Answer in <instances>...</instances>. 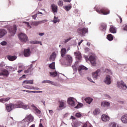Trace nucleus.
I'll return each instance as SVG.
<instances>
[{
	"mask_svg": "<svg viewBox=\"0 0 127 127\" xmlns=\"http://www.w3.org/2000/svg\"><path fill=\"white\" fill-rule=\"evenodd\" d=\"M95 10L99 13V14H103L104 15H107V14H110V10L106 7H103L101 9H100L99 6H96L94 7Z\"/></svg>",
	"mask_w": 127,
	"mask_h": 127,
	"instance_id": "obj_1",
	"label": "nucleus"
},
{
	"mask_svg": "<svg viewBox=\"0 0 127 127\" xmlns=\"http://www.w3.org/2000/svg\"><path fill=\"white\" fill-rule=\"evenodd\" d=\"M77 32L80 36H85L86 34L89 32V30L87 28L81 27L77 29Z\"/></svg>",
	"mask_w": 127,
	"mask_h": 127,
	"instance_id": "obj_2",
	"label": "nucleus"
},
{
	"mask_svg": "<svg viewBox=\"0 0 127 127\" xmlns=\"http://www.w3.org/2000/svg\"><path fill=\"white\" fill-rule=\"evenodd\" d=\"M16 108H19V106L16 104H13L12 103L6 105V110L8 112H11L13 109Z\"/></svg>",
	"mask_w": 127,
	"mask_h": 127,
	"instance_id": "obj_3",
	"label": "nucleus"
},
{
	"mask_svg": "<svg viewBox=\"0 0 127 127\" xmlns=\"http://www.w3.org/2000/svg\"><path fill=\"white\" fill-rule=\"evenodd\" d=\"M86 60L90 61L92 66L97 65V61H96V56H90L89 58H87Z\"/></svg>",
	"mask_w": 127,
	"mask_h": 127,
	"instance_id": "obj_4",
	"label": "nucleus"
},
{
	"mask_svg": "<svg viewBox=\"0 0 127 127\" xmlns=\"http://www.w3.org/2000/svg\"><path fill=\"white\" fill-rule=\"evenodd\" d=\"M18 37L20 41H21V42H26V41H27L28 39L27 36H26L25 34L22 33H21L18 35Z\"/></svg>",
	"mask_w": 127,
	"mask_h": 127,
	"instance_id": "obj_5",
	"label": "nucleus"
},
{
	"mask_svg": "<svg viewBox=\"0 0 127 127\" xmlns=\"http://www.w3.org/2000/svg\"><path fill=\"white\" fill-rule=\"evenodd\" d=\"M8 29L11 35H14L16 32V30H17V29L16 28V25H14L13 26L9 27Z\"/></svg>",
	"mask_w": 127,
	"mask_h": 127,
	"instance_id": "obj_6",
	"label": "nucleus"
},
{
	"mask_svg": "<svg viewBox=\"0 0 127 127\" xmlns=\"http://www.w3.org/2000/svg\"><path fill=\"white\" fill-rule=\"evenodd\" d=\"M76 99L73 97H70L68 99L67 103L72 107H75V102H76Z\"/></svg>",
	"mask_w": 127,
	"mask_h": 127,
	"instance_id": "obj_7",
	"label": "nucleus"
},
{
	"mask_svg": "<svg viewBox=\"0 0 127 127\" xmlns=\"http://www.w3.org/2000/svg\"><path fill=\"white\" fill-rule=\"evenodd\" d=\"M33 117L32 116V115H31V114L27 116L25 118V120L28 122V125H29L30 123H32V122H33Z\"/></svg>",
	"mask_w": 127,
	"mask_h": 127,
	"instance_id": "obj_8",
	"label": "nucleus"
},
{
	"mask_svg": "<svg viewBox=\"0 0 127 127\" xmlns=\"http://www.w3.org/2000/svg\"><path fill=\"white\" fill-rule=\"evenodd\" d=\"M65 58L67 62V64L68 65H71L72 62H73V58L72 57L69 55H67L65 56Z\"/></svg>",
	"mask_w": 127,
	"mask_h": 127,
	"instance_id": "obj_9",
	"label": "nucleus"
},
{
	"mask_svg": "<svg viewBox=\"0 0 127 127\" xmlns=\"http://www.w3.org/2000/svg\"><path fill=\"white\" fill-rule=\"evenodd\" d=\"M104 83L107 85H111L112 84V78H111V76L107 75L105 78V80H104Z\"/></svg>",
	"mask_w": 127,
	"mask_h": 127,
	"instance_id": "obj_10",
	"label": "nucleus"
},
{
	"mask_svg": "<svg viewBox=\"0 0 127 127\" xmlns=\"http://www.w3.org/2000/svg\"><path fill=\"white\" fill-rule=\"evenodd\" d=\"M83 70L86 71V70H88V68L83 65H79L78 68V71L80 75L83 74L82 73V71H83Z\"/></svg>",
	"mask_w": 127,
	"mask_h": 127,
	"instance_id": "obj_11",
	"label": "nucleus"
},
{
	"mask_svg": "<svg viewBox=\"0 0 127 127\" xmlns=\"http://www.w3.org/2000/svg\"><path fill=\"white\" fill-rule=\"evenodd\" d=\"M45 22H47V20H44L42 21H34L32 23V25L35 26H37L39 24H41V23H45Z\"/></svg>",
	"mask_w": 127,
	"mask_h": 127,
	"instance_id": "obj_12",
	"label": "nucleus"
},
{
	"mask_svg": "<svg viewBox=\"0 0 127 127\" xmlns=\"http://www.w3.org/2000/svg\"><path fill=\"white\" fill-rule=\"evenodd\" d=\"M31 52H30V49L29 48L26 49L24 50V56L25 57H28L30 56Z\"/></svg>",
	"mask_w": 127,
	"mask_h": 127,
	"instance_id": "obj_13",
	"label": "nucleus"
},
{
	"mask_svg": "<svg viewBox=\"0 0 127 127\" xmlns=\"http://www.w3.org/2000/svg\"><path fill=\"white\" fill-rule=\"evenodd\" d=\"M101 72V70L97 69L96 71L92 73V77L95 80H97L98 76H99V73Z\"/></svg>",
	"mask_w": 127,
	"mask_h": 127,
	"instance_id": "obj_14",
	"label": "nucleus"
},
{
	"mask_svg": "<svg viewBox=\"0 0 127 127\" xmlns=\"http://www.w3.org/2000/svg\"><path fill=\"white\" fill-rule=\"evenodd\" d=\"M51 7L54 13H55V12H57V11H58V6L55 5V4H52Z\"/></svg>",
	"mask_w": 127,
	"mask_h": 127,
	"instance_id": "obj_15",
	"label": "nucleus"
},
{
	"mask_svg": "<svg viewBox=\"0 0 127 127\" xmlns=\"http://www.w3.org/2000/svg\"><path fill=\"white\" fill-rule=\"evenodd\" d=\"M111 104L108 102L104 101L101 102V106L102 108H109Z\"/></svg>",
	"mask_w": 127,
	"mask_h": 127,
	"instance_id": "obj_16",
	"label": "nucleus"
},
{
	"mask_svg": "<svg viewBox=\"0 0 127 127\" xmlns=\"http://www.w3.org/2000/svg\"><path fill=\"white\" fill-rule=\"evenodd\" d=\"M8 75H9V73H8V71L6 69H4L0 72V76H6V77H7Z\"/></svg>",
	"mask_w": 127,
	"mask_h": 127,
	"instance_id": "obj_17",
	"label": "nucleus"
},
{
	"mask_svg": "<svg viewBox=\"0 0 127 127\" xmlns=\"http://www.w3.org/2000/svg\"><path fill=\"white\" fill-rule=\"evenodd\" d=\"M7 33L6 30L4 29H0V38H2V37Z\"/></svg>",
	"mask_w": 127,
	"mask_h": 127,
	"instance_id": "obj_18",
	"label": "nucleus"
},
{
	"mask_svg": "<svg viewBox=\"0 0 127 127\" xmlns=\"http://www.w3.org/2000/svg\"><path fill=\"white\" fill-rule=\"evenodd\" d=\"M102 120L103 122H109L110 121V117L106 115H103Z\"/></svg>",
	"mask_w": 127,
	"mask_h": 127,
	"instance_id": "obj_19",
	"label": "nucleus"
},
{
	"mask_svg": "<svg viewBox=\"0 0 127 127\" xmlns=\"http://www.w3.org/2000/svg\"><path fill=\"white\" fill-rule=\"evenodd\" d=\"M121 121L124 124H127V114H125L121 117Z\"/></svg>",
	"mask_w": 127,
	"mask_h": 127,
	"instance_id": "obj_20",
	"label": "nucleus"
},
{
	"mask_svg": "<svg viewBox=\"0 0 127 127\" xmlns=\"http://www.w3.org/2000/svg\"><path fill=\"white\" fill-rule=\"evenodd\" d=\"M121 86H123L124 87H125V88L127 89V84H126V83L123 81H121V83L118 82L117 83V87L118 88H120Z\"/></svg>",
	"mask_w": 127,
	"mask_h": 127,
	"instance_id": "obj_21",
	"label": "nucleus"
},
{
	"mask_svg": "<svg viewBox=\"0 0 127 127\" xmlns=\"http://www.w3.org/2000/svg\"><path fill=\"white\" fill-rule=\"evenodd\" d=\"M74 54L76 58L78 59V60H80L81 58H82V55H81V53L79 52H76L74 53Z\"/></svg>",
	"mask_w": 127,
	"mask_h": 127,
	"instance_id": "obj_22",
	"label": "nucleus"
},
{
	"mask_svg": "<svg viewBox=\"0 0 127 127\" xmlns=\"http://www.w3.org/2000/svg\"><path fill=\"white\" fill-rule=\"evenodd\" d=\"M7 58L9 61H14V60L16 59L17 57L16 56H7Z\"/></svg>",
	"mask_w": 127,
	"mask_h": 127,
	"instance_id": "obj_23",
	"label": "nucleus"
},
{
	"mask_svg": "<svg viewBox=\"0 0 127 127\" xmlns=\"http://www.w3.org/2000/svg\"><path fill=\"white\" fill-rule=\"evenodd\" d=\"M32 108H33V110H34V111H35V112H36V113H37V114H40V113H41V111H40V110L39 109H38L37 108V107H36L35 106H34V105H31Z\"/></svg>",
	"mask_w": 127,
	"mask_h": 127,
	"instance_id": "obj_24",
	"label": "nucleus"
},
{
	"mask_svg": "<svg viewBox=\"0 0 127 127\" xmlns=\"http://www.w3.org/2000/svg\"><path fill=\"white\" fill-rule=\"evenodd\" d=\"M110 31L111 33H116L117 30L116 29V27L113 25H111L110 28Z\"/></svg>",
	"mask_w": 127,
	"mask_h": 127,
	"instance_id": "obj_25",
	"label": "nucleus"
},
{
	"mask_svg": "<svg viewBox=\"0 0 127 127\" xmlns=\"http://www.w3.org/2000/svg\"><path fill=\"white\" fill-rule=\"evenodd\" d=\"M66 53H67V50H66V49L63 48L61 49V54L62 57H64Z\"/></svg>",
	"mask_w": 127,
	"mask_h": 127,
	"instance_id": "obj_26",
	"label": "nucleus"
},
{
	"mask_svg": "<svg viewBox=\"0 0 127 127\" xmlns=\"http://www.w3.org/2000/svg\"><path fill=\"white\" fill-rule=\"evenodd\" d=\"M27 84H33V80H24L22 85H27Z\"/></svg>",
	"mask_w": 127,
	"mask_h": 127,
	"instance_id": "obj_27",
	"label": "nucleus"
},
{
	"mask_svg": "<svg viewBox=\"0 0 127 127\" xmlns=\"http://www.w3.org/2000/svg\"><path fill=\"white\" fill-rule=\"evenodd\" d=\"M100 28L101 30H102V31H106V30H107V24L104 23H102L101 24Z\"/></svg>",
	"mask_w": 127,
	"mask_h": 127,
	"instance_id": "obj_28",
	"label": "nucleus"
},
{
	"mask_svg": "<svg viewBox=\"0 0 127 127\" xmlns=\"http://www.w3.org/2000/svg\"><path fill=\"white\" fill-rule=\"evenodd\" d=\"M42 83L43 84H46V83H48V84H51V85L55 86V83L53 81H51V80H44L42 81Z\"/></svg>",
	"mask_w": 127,
	"mask_h": 127,
	"instance_id": "obj_29",
	"label": "nucleus"
},
{
	"mask_svg": "<svg viewBox=\"0 0 127 127\" xmlns=\"http://www.w3.org/2000/svg\"><path fill=\"white\" fill-rule=\"evenodd\" d=\"M55 58H56V54L55 53H53L50 57V60L54 61V60H55Z\"/></svg>",
	"mask_w": 127,
	"mask_h": 127,
	"instance_id": "obj_30",
	"label": "nucleus"
},
{
	"mask_svg": "<svg viewBox=\"0 0 127 127\" xmlns=\"http://www.w3.org/2000/svg\"><path fill=\"white\" fill-rule=\"evenodd\" d=\"M85 101L87 104H90L93 101V99L91 97H87L85 99Z\"/></svg>",
	"mask_w": 127,
	"mask_h": 127,
	"instance_id": "obj_31",
	"label": "nucleus"
},
{
	"mask_svg": "<svg viewBox=\"0 0 127 127\" xmlns=\"http://www.w3.org/2000/svg\"><path fill=\"white\" fill-rule=\"evenodd\" d=\"M100 113H101V110H100V109L96 108L93 111V115H94V116H97V115H99Z\"/></svg>",
	"mask_w": 127,
	"mask_h": 127,
	"instance_id": "obj_32",
	"label": "nucleus"
},
{
	"mask_svg": "<svg viewBox=\"0 0 127 127\" xmlns=\"http://www.w3.org/2000/svg\"><path fill=\"white\" fill-rule=\"evenodd\" d=\"M57 75H58L57 71H55L54 72H50V76H51V77L55 78V77H57Z\"/></svg>",
	"mask_w": 127,
	"mask_h": 127,
	"instance_id": "obj_33",
	"label": "nucleus"
},
{
	"mask_svg": "<svg viewBox=\"0 0 127 127\" xmlns=\"http://www.w3.org/2000/svg\"><path fill=\"white\" fill-rule=\"evenodd\" d=\"M64 8L66 10V11H69V10H70L71 8H72V7L69 5H65L64 6Z\"/></svg>",
	"mask_w": 127,
	"mask_h": 127,
	"instance_id": "obj_34",
	"label": "nucleus"
},
{
	"mask_svg": "<svg viewBox=\"0 0 127 127\" xmlns=\"http://www.w3.org/2000/svg\"><path fill=\"white\" fill-rule=\"evenodd\" d=\"M9 100H10V98L9 97H7L0 99V102L1 103H5V102H7V101H9Z\"/></svg>",
	"mask_w": 127,
	"mask_h": 127,
	"instance_id": "obj_35",
	"label": "nucleus"
},
{
	"mask_svg": "<svg viewBox=\"0 0 127 127\" xmlns=\"http://www.w3.org/2000/svg\"><path fill=\"white\" fill-rule=\"evenodd\" d=\"M107 39L109 40V41H112L114 40V38L113 37V35L109 34L107 35Z\"/></svg>",
	"mask_w": 127,
	"mask_h": 127,
	"instance_id": "obj_36",
	"label": "nucleus"
},
{
	"mask_svg": "<svg viewBox=\"0 0 127 127\" xmlns=\"http://www.w3.org/2000/svg\"><path fill=\"white\" fill-rule=\"evenodd\" d=\"M49 67L53 70L55 69V63L53 62L52 64H50Z\"/></svg>",
	"mask_w": 127,
	"mask_h": 127,
	"instance_id": "obj_37",
	"label": "nucleus"
},
{
	"mask_svg": "<svg viewBox=\"0 0 127 127\" xmlns=\"http://www.w3.org/2000/svg\"><path fill=\"white\" fill-rule=\"evenodd\" d=\"M60 105H59V108H64L65 106V103L63 102V101H60Z\"/></svg>",
	"mask_w": 127,
	"mask_h": 127,
	"instance_id": "obj_38",
	"label": "nucleus"
},
{
	"mask_svg": "<svg viewBox=\"0 0 127 127\" xmlns=\"http://www.w3.org/2000/svg\"><path fill=\"white\" fill-rule=\"evenodd\" d=\"M59 21H60V20L58 19V17L55 16L53 22H54V23H57V22H59Z\"/></svg>",
	"mask_w": 127,
	"mask_h": 127,
	"instance_id": "obj_39",
	"label": "nucleus"
},
{
	"mask_svg": "<svg viewBox=\"0 0 127 127\" xmlns=\"http://www.w3.org/2000/svg\"><path fill=\"white\" fill-rule=\"evenodd\" d=\"M31 44H40L41 45H42V43H41V42H38L37 41H34L31 42Z\"/></svg>",
	"mask_w": 127,
	"mask_h": 127,
	"instance_id": "obj_40",
	"label": "nucleus"
},
{
	"mask_svg": "<svg viewBox=\"0 0 127 127\" xmlns=\"http://www.w3.org/2000/svg\"><path fill=\"white\" fill-rule=\"evenodd\" d=\"M24 88H25V89H28L29 90L34 89V87L31 86H24Z\"/></svg>",
	"mask_w": 127,
	"mask_h": 127,
	"instance_id": "obj_41",
	"label": "nucleus"
},
{
	"mask_svg": "<svg viewBox=\"0 0 127 127\" xmlns=\"http://www.w3.org/2000/svg\"><path fill=\"white\" fill-rule=\"evenodd\" d=\"M8 123H12L13 122V118L12 117H9L7 118Z\"/></svg>",
	"mask_w": 127,
	"mask_h": 127,
	"instance_id": "obj_42",
	"label": "nucleus"
},
{
	"mask_svg": "<svg viewBox=\"0 0 127 127\" xmlns=\"http://www.w3.org/2000/svg\"><path fill=\"white\" fill-rule=\"evenodd\" d=\"M83 106V104L82 103H78L77 105L75 107V109H79Z\"/></svg>",
	"mask_w": 127,
	"mask_h": 127,
	"instance_id": "obj_43",
	"label": "nucleus"
},
{
	"mask_svg": "<svg viewBox=\"0 0 127 127\" xmlns=\"http://www.w3.org/2000/svg\"><path fill=\"white\" fill-rule=\"evenodd\" d=\"M75 117L76 118H81L82 117V114L81 113H77L75 114Z\"/></svg>",
	"mask_w": 127,
	"mask_h": 127,
	"instance_id": "obj_44",
	"label": "nucleus"
},
{
	"mask_svg": "<svg viewBox=\"0 0 127 127\" xmlns=\"http://www.w3.org/2000/svg\"><path fill=\"white\" fill-rule=\"evenodd\" d=\"M58 5H59L60 6H63V1L61 0H59V2L58 3Z\"/></svg>",
	"mask_w": 127,
	"mask_h": 127,
	"instance_id": "obj_45",
	"label": "nucleus"
},
{
	"mask_svg": "<svg viewBox=\"0 0 127 127\" xmlns=\"http://www.w3.org/2000/svg\"><path fill=\"white\" fill-rule=\"evenodd\" d=\"M32 68V67H30V68H29L28 69H27V70H25V71H24V73H25V74H27V73H29V72H30V71L31 70V69Z\"/></svg>",
	"mask_w": 127,
	"mask_h": 127,
	"instance_id": "obj_46",
	"label": "nucleus"
},
{
	"mask_svg": "<svg viewBox=\"0 0 127 127\" xmlns=\"http://www.w3.org/2000/svg\"><path fill=\"white\" fill-rule=\"evenodd\" d=\"M117 21L119 23H122V22H123V19L121 16H119V19H118Z\"/></svg>",
	"mask_w": 127,
	"mask_h": 127,
	"instance_id": "obj_47",
	"label": "nucleus"
},
{
	"mask_svg": "<svg viewBox=\"0 0 127 127\" xmlns=\"http://www.w3.org/2000/svg\"><path fill=\"white\" fill-rule=\"evenodd\" d=\"M110 127H118V125L116 123H113L110 125Z\"/></svg>",
	"mask_w": 127,
	"mask_h": 127,
	"instance_id": "obj_48",
	"label": "nucleus"
},
{
	"mask_svg": "<svg viewBox=\"0 0 127 127\" xmlns=\"http://www.w3.org/2000/svg\"><path fill=\"white\" fill-rule=\"evenodd\" d=\"M21 106L23 107V108L24 109H25V110H27V109H28L29 108V107L27 105H24L23 104H21Z\"/></svg>",
	"mask_w": 127,
	"mask_h": 127,
	"instance_id": "obj_49",
	"label": "nucleus"
},
{
	"mask_svg": "<svg viewBox=\"0 0 127 127\" xmlns=\"http://www.w3.org/2000/svg\"><path fill=\"white\" fill-rule=\"evenodd\" d=\"M6 44H7V43H6V42H5V41H2L0 43V45H2V46H4L6 45Z\"/></svg>",
	"mask_w": 127,
	"mask_h": 127,
	"instance_id": "obj_50",
	"label": "nucleus"
},
{
	"mask_svg": "<svg viewBox=\"0 0 127 127\" xmlns=\"http://www.w3.org/2000/svg\"><path fill=\"white\" fill-rule=\"evenodd\" d=\"M4 66H5V64L4 63V62H2L0 64V67H4Z\"/></svg>",
	"mask_w": 127,
	"mask_h": 127,
	"instance_id": "obj_51",
	"label": "nucleus"
},
{
	"mask_svg": "<svg viewBox=\"0 0 127 127\" xmlns=\"http://www.w3.org/2000/svg\"><path fill=\"white\" fill-rule=\"evenodd\" d=\"M71 39H72V38H69L68 39H66L64 40V43H67V42H68V41H70V40H71Z\"/></svg>",
	"mask_w": 127,
	"mask_h": 127,
	"instance_id": "obj_52",
	"label": "nucleus"
},
{
	"mask_svg": "<svg viewBox=\"0 0 127 127\" xmlns=\"http://www.w3.org/2000/svg\"><path fill=\"white\" fill-rule=\"evenodd\" d=\"M23 23H26L27 27H30V28H31V26L30 25H29V23L28 22H23Z\"/></svg>",
	"mask_w": 127,
	"mask_h": 127,
	"instance_id": "obj_53",
	"label": "nucleus"
},
{
	"mask_svg": "<svg viewBox=\"0 0 127 127\" xmlns=\"http://www.w3.org/2000/svg\"><path fill=\"white\" fill-rule=\"evenodd\" d=\"M43 92L41 91H33V93H36L38 94V93H42Z\"/></svg>",
	"mask_w": 127,
	"mask_h": 127,
	"instance_id": "obj_54",
	"label": "nucleus"
},
{
	"mask_svg": "<svg viewBox=\"0 0 127 127\" xmlns=\"http://www.w3.org/2000/svg\"><path fill=\"white\" fill-rule=\"evenodd\" d=\"M36 17H37V14H35L32 16V18H33V19H36Z\"/></svg>",
	"mask_w": 127,
	"mask_h": 127,
	"instance_id": "obj_55",
	"label": "nucleus"
},
{
	"mask_svg": "<svg viewBox=\"0 0 127 127\" xmlns=\"http://www.w3.org/2000/svg\"><path fill=\"white\" fill-rule=\"evenodd\" d=\"M123 30L125 31H127V25H126L123 28Z\"/></svg>",
	"mask_w": 127,
	"mask_h": 127,
	"instance_id": "obj_56",
	"label": "nucleus"
},
{
	"mask_svg": "<svg viewBox=\"0 0 127 127\" xmlns=\"http://www.w3.org/2000/svg\"><path fill=\"white\" fill-rule=\"evenodd\" d=\"M49 113L50 115H53V113H54V112H53V110H49Z\"/></svg>",
	"mask_w": 127,
	"mask_h": 127,
	"instance_id": "obj_57",
	"label": "nucleus"
},
{
	"mask_svg": "<svg viewBox=\"0 0 127 127\" xmlns=\"http://www.w3.org/2000/svg\"><path fill=\"white\" fill-rule=\"evenodd\" d=\"M85 51H86V52H88L90 51V49L89 48H86L85 49Z\"/></svg>",
	"mask_w": 127,
	"mask_h": 127,
	"instance_id": "obj_58",
	"label": "nucleus"
},
{
	"mask_svg": "<svg viewBox=\"0 0 127 127\" xmlns=\"http://www.w3.org/2000/svg\"><path fill=\"white\" fill-rule=\"evenodd\" d=\"M6 69H11V70H12V67H11V66H6Z\"/></svg>",
	"mask_w": 127,
	"mask_h": 127,
	"instance_id": "obj_59",
	"label": "nucleus"
},
{
	"mask_svg": "<svg viewBox=\"0 0 127 127\" xmlns=\"http://www.w3.org/2000/svg\"><path fill=\"white\" fill-rule=\"evenodd\" d=\"M39 35H40V36H43V35H44V33H39Z\"/></svg>",
	"mask_w": 127,
	"mask_h": 127,
	"instance_id": "obj_60",
	"label": "nucleus"
},
{
	"mask_svg": "<svg viewBox=\"0 0 127 127\" xmlns=\"http://www.w3.org/2000/svg\"><path fill=\"white\" fill-rule=\"evenodd\" d=\"M64 2H70V1H71V0H64Z\"/></svg>",
	"mask_w": 127,
	"mask_h": 127,
	"instance_id": "obj_61",
	"label": "nucleus"
},
{
	"mask_svg": "<svg viewBox=\"0 0 127 127\" xmlns=\"http://www.w3.org/2000/svg\"><path fill=\"white\" fill-rule=\"evenodd\" d=\"M71 120H76V117H75L73 116H71Z\"/></svg>",
	"mask_w": 127,
	"mask_h": 127,
	"instance_id": "obj_62",
	"label": "nucleus"
},
{
	"mask_svg": "<svg viewBox=\"0 0 127 127\" xmlns=\"http://www.w3.org/2000/svg\"><path fill=\"white\" fill-rule=\"evenodd\" d=\"M27 93H33V91H30V90H27L26 91Z\"/></svg>",
	"mask_w": 127,
	"mask_h": 127,
	"instance_id": "obj_63",
	"label": "nucleus"
},
{
	"mask_svg": "<svg viewBox=\"0 0 127 127\" xmlns=\"http://www.w3.org/2000/svg\"><path fill=\"white\" fill-rule=\"evenodd\" d=\"M39 127H43V125H42V124L40 123L39 124Z\"/></svg>",
	"mask_w": 127,
	"mask_h": 127,
	"instance_id": "obj_64",
	"label": "nucleus"
}]
</instances>
